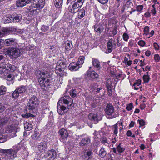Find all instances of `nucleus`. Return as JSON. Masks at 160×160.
Masks as SVG:
<instances>
[{
	"label": "nucleus",
	"mask_w": 160,
	"mask_h": 160,
	"mask_svg": "<svg viewBox=\"0 0 160 160\" xmlns=\"http://www.w3.org/2000/svg\"><path fill=\"white\" fill-rule=\"evenodd\" d=\"M70 93L71 96L72 97H75L77 95L76 90H72L70 91Z\"/></svg>",
	"instance_id": "nucleus-48"
},
{
	"label": "nucleus",
	"mask_w": 160,
	"mask_h": 160,
	"mask_svg": "<svg viewBox=\"0 0 160 160\" xmlns=\"http://www.w3.org/2000/svg\"><path fill=\"white\" fill-rule=\"evenodd\" d=\"M47 154V158L51 159H54L57 155L56 152L53 149L48 151Z\"/></svg>",
	"instance_id": "nucleus-13"
},
{
	"label": "nucleus",
	"mask_w": 160,
	"mask_h": 160,
	"mask_svg": "<svg viewBox=\"0 0 160 160\" xmlns=\"http://www.w3.org/2000/svg\"><path fill=\"white\" fill-rule=\"evenodd\" d=\"M87 74L88 76L90 77L93 79L97 78L99 76L98 74L94 71H88Z\"/></svg>",
	"instance_id": "nucleus-25"
},
{
	"label": "nucleus",
	"mask_w": 160,
	"mask_h": 160,
	"mask_svg": "<svg viewBox=\"0 0 160 160\" xmlns=\"http://www.w3.org/2000/svg\"><path fill=\"white\" fill-rule=\"evenodd\" d=\"M107 153L104 148L102 147L99 151V156L102 158H103L106 156Z\"/></svg>",
	"instance_id": "nucleus-31"
},
{
	"label": "nucleus",
	"mask_w": 160,
	"mask_h": 160,
	"mask_svg": "<svg viewBox=\"0 0 160 160\" xmlns=\"http://www.w3.org/2000/svg\"><path fill=\"white\" fill-rule=\"evenodd\" d=\"M154 59L156 62H159L160 59L159 55L158 54H155L154 56Z\"/></svg>",
	"instance_id": "nucleus-52"
},
{
	"label": "nucleus",
	"mask_w": 160,
	"mask_h": 160,
	"mask_svg": "<svg viewBox=\"0 0 160 160\" xmlns=\"http://www.w3.org/2000/svg\"><path fill=\"white\" fill-rule=\"evenodd\" d=\"M10 119L9 118L5 117L0 118V127H1L5 125L10 122Z\"/></svg>",
	"instance_id": "nucleus-18"
},
{
	"label": "nucleus",
	"mask_w": 160,
	"mask_h": 160,
	"mask_svg": "<svg viewBox=\"0 0 160 160\" xmlns=\"http://www.w3.org/2000/svg\"><path fill=\"white\" fill-rule=\"evenodd\" d=\"M136 11L138 12H141L143 9V6L142 5H139L137 6L136 7Z\"/></svg>",
	"instance_id": "nucleus-47"
},
{
	"label": "nucleus",
	"mask_w": 160,
	"mask_h": 160,
	"mask_svg": "<svg viewBox=\"0 0 160 160\" xmlns=\"http://www.w3.org/2000/svg\"><path fill=\"white\" fill-rule=\"evenodd\" d=\"M36 75L39 76L38 82L42 90H46L49 86L51 85L52 78L48 71L44 70L39 71L37 72Z\"/></svg>",
	"instance_id": "nucleus-1"
},
{
	"label": "nucleus",
	"mask_w": 160,
	"mask_h": 160,
	"mask_svg": "<svg viewBox=\"0 0 160 160\" xmlns=\"http://www.w3.org/2000/svg\"><path fill=\"white\" fill-rule=\"evenodd\" d=\"M64 47L66 51H69L72 49V45L71 42L69 41H67L64 43Z\"/></svg>",
	"instance_id": "nucleus-26"
},
{
	"label": "nucleus",
	"mask_w": 160,
	"mask_h": 160,
	"mask_svg": "<svg viewBox=\"0 0 160 160\" xmlns=\"http://www.w3.org/2000/svg\"><path fill=\"white\" fill-rule=\"evenodd\" d=\"M64 69H61L58 67H56L55 69V72L57 75L60 77H62L63 76Z\"/></svg>",
	"instance_id": "nucleus-23"
},
{
	"label": "nucleus",
	"mask_w": 160,
	"mask_h": 160,
	"mask_svg": "<svg viewBox=\"0 0 160 160\" xmlns=\"http://www.w3.org/2000/svg\"><path fill=\"white\" fill-rule=\"evenodd\" d=\"M93 154V153L92 151V150H89L86 152V156L85 157H88V159H91Z\"/></svg>",
	"instance_id": "nucleus-42"
},
{
	"label": "nucleus",
	"mask_w": 160,
	"mask_h": 160,
	"mask_svg": "<svg viewBox=\"0 0 160 160\" xmlns=\"http://www.w3.org/2000/svg\"><path fill=\"white\" fill-rule=\"evenodd\" d=\"M116 44L115 43L112 44V39H110L108 40L107 45L108 51V53L111 52L113 49H115L116 48Z\"/></svg>",
	"instance_id": "nucleus-12"
},
{
	"label": "nucleus",
	"mask_w": 160,
	"mask_h": 160,
	"mask_svg": "<svg viewBox=\"0 0 160 160\" xmlns=\"http://www.w3.org/2000/svg\"><path fill=\"white\" fill-rule=\"evenodd\" d=\"M77 17L79 19H81L84 17L85 15V11L84 9H82L78 10L77 12Z\"/></svg>",
	"instance_id": "nucleus-22"
},
{
	"label": "nucleus",
	"mask_w": 160,
	"mask_h": 160,
	"mask_svg": "<svg viewBox=\"0 0 160 160\" xmlns=\"http://www.w3.org/2000/svg\"><path fill=\"white\" fill-rule=\"evenodd\" d=\"M60 104V103L59 104L58 102L57 104V109L58 113L60 114H63L62 111H63L66 110V108L63 105H61Z\"/></svg>",
	"instance_id": "nucleus-24"
},
{
	"label": "nucleus",
	"mask_w": 160,
	"mask_h": 160,
	"mask_svg": "<svg viewBox=\"0 0 160 160\" xmlns=\"http://www.w3.org/2000/svg\"><path fill=\"white\" fill-rule=\"evenodd\" d=\"M153 2L154 3V4L152 5L153 8H154V7H156V4H159V2L157 1V0H153Z\"/></svg>",
	"instance_id": "nucleus-60"
},
{
	"label": "nucleus",
	"mask_w": 160,
	"mask_h": 160,
	"mask_svg": "<svg viewBox=\"0 0 160 160\" xmlns=\"http://www.w3.org/2000/svg\"><path fill=\"white\" fill-rule=\"evenodd\" d=\"M6 91V88L3 86H0V96L5 94Z\"/></svg>",
	"instance_id": "nucleus-41"
},
{
	"label": "nucleus",
	"mask_w": 160,
	"mask_h": 160,
	"mask_svg": "<svg viewBox=\"0 0 160 160\" xmlns=\"http://www.w3.org/2000/svg\"><path fill=\"white\" fill-rule=\"evenodd\" d=\"M56 67H58L60 68L64 69L66 67V65L64 61L60 60L57 62Z\"/></svg>",
	"instance_id": "nucleus-28"
},
{
	"label": "nucleus",
	"mask_w": 160,
	"mask_h": 160,
	"mask_svg": "<svg viewBox=\"0 0 160 160\" xmlns=\"http://www.w3.org/2000/svg\"><path fill=\"white\" fill-rule=\"evenodd\" d=\"M117 124H116L112 126V130L113 131L114 134L117 136L118 133V127L117 126Z\"/></svg>",
	"instance_id": "nucleus-38"
},
{
	"label": "nucleus",
	"mask_w": 160,
	"mask_h": 160,
	"mask_svg": "<svg viewBox=\"0 0 160 160\" xmlns=\"http://www.w3.org/2000/svg\"><path fill=\"white\" fill-rule=\"evenodd\" d=\"M153 46L156 50H158L159 49V47L158 44L156 43H154L153 44Z\"/></svg>",
	"instance_id": "nucleus-61"
},
{
	"label": "nucleus",
	"mask_w": 160,
	"mask_h": 160,
	"mask_svg": "<svg viewBox=\"0 0 160 160\" xmlns=\"http://www.w3.org/2000/svg\"><path fill=\"white\" fill-rule=\"evenodd\" d=\"M6 137L2 135H0V143H2L6 141Z\"/></svg>",
	"instance_id": "nucleus-45"
},
{
	"label": "nucleus",
	"mask_w": 160,
	"mask_h": 160,
	"mask_svg": "<svg viewBox=\"0 0 160 160\" xmlns=\"http://www.w3.org/2000/svg\"><path fill=\"white\" fill-rule=\"evenodd\" d=\"M47 148L46 142H42L39 143L38 146L37 151L38 153H42L44 152Z\"/></svg>",
	"instance_id": "nucleus-11"
},
{
	"label": "nucleus",
	"mask_w": 160,
	"mask_h": 160,
	"mask_svg": "<svg viewBox=\"0 0 160 160\" xmlns=\"http://www.w3.org/2000/svg\"><path fill=\"white\" fill-rule=\"evenodd\" d=\"M22 18V16L21 14H18L17 15V16L14 17V18H12V20L10 19V22H12V21L16 22H19L21 19Z\"/></svg>",
	"instance_id": "nucleus-32"
},
{
	"label": "nucleus",
	"mask_w": 160,
	"mask_h": 160,
	"mask_svg": "<svg viewBox=\"0 0 160 160\" xmlns=\"http://www.w3.org/2000/svg\"><path fill=\"white\" fill-rule=\"evenodd\" d=\"M143 79L145 82H148L150 79V76L148 75V72H147L146 75H144L143 77Z\"/></svg>",
	"instance_id": "nucleus-37"
},
{
	"label": "nucleus",
	"mask_w": 160,
	"mask_h": 160,
	"mask_svg": "<svg viewBox=\"0 0 160 160\" xmlns=\"http://www.w3.org/2000/svg\"><path fill=\"white\" fill-rule=\"evenodd\" d=\"M133 107V103H131L127 105L126 109L127 110L130 111L132 109Z\"/></svg>",
	"instance_id": "nucleus-49"
},
{
	"label": "nucleus",
	"mask_w": 160,
	"mask_h": 160,
	"mask_svg": "<svg viewBox=\"0 0 160 160\" xmlns=\"http://www.w3.org/2000/svg\"><path fill=\"white\" fill-rule=\"evenodd\" d=\"M112 81L111 79H108L107 81L106 85L107 88H111Z\"/></svg>",
	"instance_id": "nucleus-44"
},
{
	"label": "nucleus",
	"mask_w": 160,
	"mask_h": 160,
	"mask_svg": "<svg viewBox=\"0 0 160 160\" xmlns=\"http://www.w3.org/2000/svg\"><path fill=\"white\" fill-rule=\"evenodd\" d=\"M55 7L58 8L61 7L62 4L63 0H53Z\"/></svg>",
	"instance_id": "nucleus-29"
},
{
	"label": "nucleus",
	"mask_w": 160,
	"mask_h": 160,
	"mask_svg": "<svg viewBox=\"0 0 160 160\" xmlns=\"http://www.w3.org/2000/svg\"><path fill=\"white\" fill-rule=\"evenodd\" d=\"M123 39L125 41H127L128 38V34H127L126 33H124L123 35Z\"/></svg>",
	"instance_id": "nucleus-57"
},
{
	"label": "nucleus",
	"mask_w": 160,
	"mask_h": 160,
	"mask_svg": "<svg viewBox=\"0 0 160 160\" xmlns=\"http://www.w3.org/2000/svg\"><path fill=\"white\" fill-rule=\"evenodd\" d=\"M149 27L148 26H145L144 28V34L147 35L149 34Z\"/></svg>",
	"instance_id": "nucleus-51"
},
{
	"label": "nucleus",
	"mask_w": 160,
	"mask_h": 160,
	"mask_svg": "<svg viewBox=\"0 0 160 160\" xmlns=\"http://www.w3.org/2000/svg\"><path fill=\"white\" fill-rule=\"evenodd\" d=\"M39 136V133H34V134L32 135V137L35 139H37Z\"/></svg>",
	"instance_id": "nucleus-53"
},
{
	"label": "nucleus",
	"mask_w": 160,
	"mask_h": 160,
	"mask_svg": "<svg viewBox=\"0 0 160 160\" xmlns=\"http://www.w3.org/2000/svg\"><path fill=\"white\" fill-rule=\"evenodd\" d=\"M84 0H75L74 4L77 7L80 8L83 5Z\"/></svg>",
	"instance_id": "nucleus-30"
},
{
	"label": "nucleus",
	"mask_w": 160,
	"mask_h": 160,
	"mask_svg": "<svg viewBox=\"0 0 160 160\" xmlns=\"http://www.w3.org/2000/svg\"><path fill=\"white\" fill-rule=\"evenodd\" d=\"M58 133L61 136L60 138V141L64 142L68 136L67 131L66 129L62 128L59 131Z\"/></svg>",
	"instance_id": "nucleus-10"
},
{
	"label": "nucleus",
	"mask_w": 160,
	"mask_h": 160,
	"mask_svg": "<svg viewBox=\"0 0 160 160\" xmlns=\"http://www.w3.org/2000/svg\"><path fill=\"white\" fill-rule=\"evenodd\" d=\"M80 67L81 65H79L77 63L75 62L71 63L68 66L69 69L72 71H76Z\"/></svg>",
	"instance_id": "nucleus-15"
},
{
	"label": "nucleus",
	"mask_w": 160,
	"mask_h": 160,
	"mask_svg": "<svg viewBox=\"0 0 160 160\" xmlns=\"http://www.w3.org/2000/svg\"><path fill=\"white\" fill-rule=\"evenodd\" d=\"M88 118L89 120L95 123H97L99 121L102 119L101 116H99L97 113H91L88 115Z\"/></svg>",
	"instance_id": "nucleus-8"
},
{
	"label": "nucleus",
	"mask_w": 160,
	"mask_h": 160,
	"mask_svg": "<svg viewBox=\"0 0 160 160\" xmlns=\"http://www.w3.org/2000/svg\"><path fill=\"white\" fill-rule=\"evenodd\" d=\"M28 4H29L32 1H33L32 4V8H31V11L34 13L35 14L36 13H38L39 12V10L42 9L44 5V0H26Z\"/></svg>",
	"instance_id": "nucleus-4"
},
{
	"label": "nucleus",
	"mask_w": 160,
	"mask_h": 160,
	"mask_svg": "<svg viewBox=\"0 0 160 160\" xmlns=\"http://www.w3.org/2000/svg\"><path fill=\"white\" fill-rule=\"evenodd\" d=\"M39 103L37 97L33 96L30 99L26 106V110L33 113L35 110Z\"/></svg>",
	"instance_id": "nucleus-3"
},
{
	"label": "nucleus",
	"mask_w": 160,
	"mask_h": 160,
	"mask_svg": "<svg viewBox=\"0 0 160 160\" xmlns=\"http://www.w3.org/2000/svg\"><path fill=\"white\" fill-rule=\"evenodd\" d=\"M19 129V128L17 125L12 124L6 127L5 132L7 133L15 132H18Z\"/></svg>",
	"instance_id": "nucleus-9"
},
{
	"label": "nucleus",
	"mask_w": 160,
	"mask_h": 160,
	"mask_svg": "<svg viewBox=\"0 0 160 160\" xmlns=\"http://www.w3.org/2000/svg\"><path fill=\"white\" fill-rule=\"evenodd\" d=\"M4 43L8 46H14L16 44L15 39L13 38L8 39L5 40Z\"/></svg>",
	"instance_id": "nucleus-20"
},
{
	"label": "nucleus",
	"mask_w": 160,
	"mask_h": 160,
	"mask_svg": "<svg viewBox=\"0 0 160 160\" xmlns=\"http://www.w3.org/2000/svg\"><path fill=\"white\" fill-rule=\"evenodd\" d=\"M98 1L102 4H104L107 3L108 0H98Z\"/></svg>",
	"instance_id": "nucleus-62"
},
{
	"label": "nucleus",
	"mask_w": 160,
	"mask_h": 160,
	"mask_svg": "<svg viewBox=\"0 0 160 160\" xmlns=\"http://www.w3.org/2000/svg\"><path fill=\"white\" fill-rule=\"evenodd\" d=\"M17 89L18 91L20 94L25 92L26 90L25 87L23 86H21L17 88Z\"/></svg>",
	"instance_id": "nucleus-35"
},
{
	"label": "nucleus",
	"mask_w": 160,
	"mask_h": 160,
	"mask_svg": "<svg viewBox=\"0 0 160 160\" xmlns=\"http://www.w3.org/2000/svg\"><path fill=\"white\" fill-rule=\"evenodd\" d=\"M28 4L26 0H18L16 2V5L18 7H22Z\"/></svg>",
	"instance_id": "nucleus-27"
},
{
	"label": "nucleus",
	"mask_w": 160,
	"mask_h": 160,
	"mask_svg": "<svg viewBox=\"0 0 160 160\" xmlns=\"http://www.w3.org/2000/svg\"><path fill=\"white\" fill-rule=\"evenodd\" d=\"M19 94L18 91L16 89L12 94V97L13 98H17L18 97Z\"/></svg>",
	"instance_id": "nucleus-40"
},
{
	"label": "nucleus",
	"mask_w": 160,
	"mask_h": 160,
	"mask_svg": "<svg viewBox=\"0 0 160 160\" xmlns=\"http://www.w3.org/2000/svg\"><path fill=\"white\" fill-rule=\"evenodd\" d=\"M17 29L15 27H9L3 29V31L5 34H8L16 32Z\"/></svg>",
	"instance_id": "nucleus-17"
},
{
	"label": "nucleus",
	"mask_w": 160,
	"mask_h": 160,
	"mask_svg": "<svg viewBox=\"0 0 160 160\" xmlns=\"http://www.w3.org/2000/svg\"><path fill=\"white\" fill-rule=\"evenodd\" d=\"M13 75L11 74H9L8 75L7 78V80L9 81H11L13 79Z\"/></svg>",
	"instance_id": "nucleus-56"
},
{
	"label": "nucleus",
	"mask_w": 160,
	"mask_h": 160,
	"mask_svg": "<svg viewBox=\"0 0 160 160\" xmlns=\"http://www.w3.org/2000/svg\"><path fill=\"white\" fill-rule=\"evenodd\" d=\"M58 103L65 104L68 105V108L69 109L74 106V104L73 103V100L69 96H65L61 98L58 102Z\"/></svg>",
	"instance_id": "nucleus-6"
},
{
	"label": "nucleus",
	"mask_w": 160,
	"mask_h": 160,
	"mask_svg": "<svg viewBox=\"0 0 160 160\" xmlns=\"http://www.w3.org/2000/svg\"><path fill=\"white\" fill-rule=\"evenodd\" d=\"M8 51L9 56L11 59H16L20 56V50L17 48H11Z\"/></svg>",
	"instance_id": "nucleus-7"
},
{
	"label": "nucleus",
	"mask_w": 160,
	"mask_h": 160,
	"mask_svg": "<svg viewBox=\"0 0 160 160\" xmlns=\"http://www.w3.org/2000/svg\"><path fill=\"white\" fill-rule=\"evenodd\" d=\"M90 142V139L88 137H86L83 138L79 142V145L82 146H87Z\"/></svg>",
	"instance_id": "nucleus-19"
},
{
	"label": "nucleus",
	"mask_w": 160,
	"mask_h": 160,
	"mask_svg": "<svg viewBox=\"0 0 160 160\" xmlns=\"http://www.w3.org/2000/svg\"><path fill=\"white\" fill-rule=\"evenodd\" d=\"M95 31L97 32L101 33L104 30L103 26L100 24H97L94 26Z\"/></svg>",
	"instance_id": "nucleus-21"
},
{
	"label": "nucleus",
	"mask_w": 160,
	"mask_h": 160,
	"mask_svg": "<svg viewBox=\"0 0 160 160\" xmlns=\"http://www.w3.org/2000/svg\"><path fill=\"white\" fill-rule=\"evenodd\" d=\"M27 112H28L29 113H27L25 114L24 115H23V117L24 118H27L29 117H33L34 115L32 114H31L30 113H31V112H29V111H27Z\"/></svg>",
	"instance_id": "nucleus-46"
},
{
	"label": "nucleus",
	"mask_w": 160,
	"mask_h": 160,
	"mask_svg": "<svg viewBox=\"0 0 160 160\" xmlns=\"http://www.w3.org/2000/svg\"><path fill=\"white\" fill-rule=\"evenodd\" d=\"M5 109V107L0 103V113L2 112Z\"/></svg>",
	"instance_id": "nucleus-63"
},
{
	"label": "nucleus",
	"mask_w": 160,
	"mask_h": 160,
	"mask_svg": "<svg viewBox=\"0 0 160 160\" xmlns=\"http://www.w3.org/2000/svg\"><path fill=\"white\" fill-rule=\"evenodd\" d=\"M141 81L140 80H138L134 84V89L135 90H138L139 89V88H136V86H139L141 84Z\"/></svg>",
	"instance_id": "nucleus-43"
},
{
	"label": "nucleus",
	"mask_w": 160,
	"mask_h": 160,
	"mask_svg": "<svg viewBox=\"0 0 160 160\" xmlns=\"http://www.w3.org/2000/svg\"><path fill=\"white\" fill-rule=\"evenodd\" d=\"M19 150L18 147L17 146H14L10 149H3V154L1 160H12L16 157Z\"/></svg>",
	"instance_id": "nucleus-2"
},
{
	"label": "nucleus",
	"mask_w": 160,
	"mask_h": 160,
	"mask_svg": "<svg viewBox=\"0 0 160 160\" xmlns=\"http://www.w3.org/2000/svg\"><path fill=\"white\" fill-rule=\"evenodd\" d=\"M117 149L119 153H122L125 150V148H124L122 147L121 143H120L117 146Z\"/></svg>",
	"instance_id": "nucleus-39"
},
{
	"label": "nucleus",
	"mask_w": 160,
	"mask_h": 160,
	"mask_svg": "<svg viewBox=\"0 0 160 160\" xmlns=\"http://www.w3.org/2000/svg\"><path fill=\"white\" fill-rule=\"evenodd\" d=\"M101 143L107 146H109V141L105 137H103L101 139Z\"/></svg>",
	"instance_id": "nucleus-34"
},
{
	"label": "nucleus",
	"mask_w": 160,
	"mask_h": 160,
	"mask_svg": "<svg viewBox=\"0 0 160 160\" xmlns=\"http://www.w3.org/2000/svg\"><path fill=\"white\" fill-rule=\"evenodd\" d=\"M145 107H146L145 104L144 103H143L141 104V105H140V108L141 109L143 110L145 108Z\"/></svg>",
	"instance_id": "nucleus-64"
},
{
	"label": "nucleus",
	"mask_w": 160,
	"mask_h": 160,
	"mask_svg": "<svg viewBox=\"0 0 160 160\" xmlns=\"http://www.w3.org/2000/svg\"><path fill=\"white\" fill-rule=\"evenodd\" d=\"M14 66L9 63H1L0 64V74L6 76L10 72H12L15 68Z\"/></svg>",
	"instance_id": "nucleus-5"
},
{
	"label": "nucleus",
	"mask_w": 160,
	"mask_h": 160,
	"mask_svg": "<svg viewBox=\"0 0 160 160\" xmlns=\"http://www.w3.org/2000/svg\"><path fill=\"white\" fill-rule=\"evenodd\" d=\"M49 29V27L48 26H46L45 25H42L41 29L42 32H45L47 31Z\"/></svg>",
	"instance_id": "nucleus-50"
},
{
	"label": "nucleus",
	"mask_w": 160,
	"mask_h": 160,
	"mask_svg": "<svg viewBox=\"0 0 160 160\" xmlns=\"http://www.w3.org/2000/svg\"><path fill=\"white\" fill-rule=\"evenodd\" d=\"M140 126H143L145 124V122L143 120H138V121Z\"/></svg>",
	"instance_id": "nucleus-55"
},
{
	"label": "nucleus",
	"mask_w": 160,
	"mask_h": 160,
	"mask_svg": "<svg viewBox=\"0 0 160 160\" xmlns=\"http://www.w3.org/2000/svg\"><path fill=\"white\" fill-rule=\"evenodd\" d=\"M92 65L97 70H99L101 68L100 62L98 60L95 58L92 59Z\"/></svg>",
	"instance_id": "nucleus-16"
},
{
	"label": "nucleus",
	"mask_w": 160,
	"mask_h": 160,
	"mask_svg": "<svg viewBox=\"0 0 160 160\" xmlns=\"http://www.w3.org/2000/svg\"><path fill=\"white\" fill-rule=\"evenodd\" d=\"M138 44L141 46L143 47L145 44V42L142 40H140L138 42Z\"/></svg>",
	"instance_id": "nucleus-58"
},
{
	"label": "nucleus",
	"mask_w": 160,
	"mask_h": 160,
	"mask_svg": "<svg viewBox=\"0 0 160 160\" xmlns=\"http://www.w3.org/2000/svg\"><path fill=\"white\" fill-rule=\"evenodd\" d=\"M85 58L83 56H80L78 59V63L79 65H81V67L82 65L84 63V61Z\"/></svg>",
	"instance_id": "nucleus-36"
},
{
	"label": "nucleus",
	"mask_w": 160,
	"mask_h": 160,
	"mask_svg": "<svg viewBox=\"0 0 160 160\" xmlns=\"http://www.w3.org/2000/svg\"><path fill=\"white\" fill-rule=\"evenodd\" d=\"M108 91V94L109 96H111L112 94V91L111 88H107Z\"/></svg>",
	"instance_id": "nucleus-59"
},
{
	"label": "nucleus",
	"mask_w": 160,
	"mask_h": 160,
	"mask_svg": "<svg viewBox=\"0 0 160 160\" xmlns=\"http://www.w3.org/2000/svg\"><path fill=\"white\" fill-rule=\"evenodd\" d=\"M29 125V124L28 123H26L24 124V127L25 128V130H27L29 131L31 130V128L30 127H29V126H28L27 127H26V126H28Z\"/></svg>",
	"instance_id": "nucleus-54"
},
{
	"label": "nucleus",
	"mask_w": 160,
	"mask_h": 160,
	"mask_svg": "<svg viewBox=\"0 0 160 160\" xmlns=\"http://www.w3.org/2000/svg\"><path fill=\"white\" fill-rule=\"evenodd\" d=\"M79 8L78 7H76L75 5L73 4L71 8L69 9V11L72 13H74L78 12Z\"/></svg>",
	"instance_id": "nucleus-33"
},
{
	"label": "nucleus",
	"mask_w": 160,
	"mask_h": 160,
	"mask_svg": "<svg viewBox=\"0 0 160 160\" xmlns=\"http://www.w3.org/2000/svg\"><path fill=\"white\" fill-rule=\"evenodd\" d=\"M105 110L106 114L110 115H112L114 112V107L111 105L108 104Z\"/></svg>",
	"instance_id": "nucleus-14"
}]
</instances>
